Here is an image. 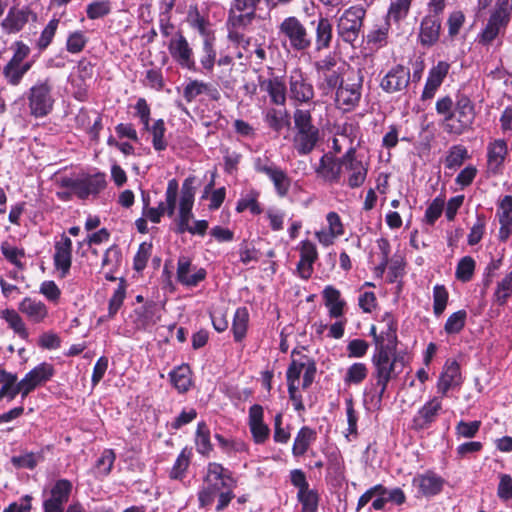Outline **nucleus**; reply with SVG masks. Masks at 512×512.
Segmentation results:
<instances>
[{"label":"nucleus","instance_id":"4be33fe9","mask_svg":"<svg viewBox=\"0 0 512 512\" xmlns=\"http://www.w3.org/2000/svg\"><path fill=\"white\" fill-rule=\"evenodd\" d=\"M54 368L51 364L43 362L29 371L22 379L24 396H28L38 386L45 384L54 375Z\"/></svg>","mask_w":512,"mask_h":512},{"label":"nucleus","instance_id":"4468645a","mask_svg":"<svg viewBox=\"0 0 512 512\" xmlns=\"http://www.w3.org/2000/svg\"><path fill=\"white\" fill-rule=\"evenodd\" d=\"M442 400V397L434 396L425 402L424 405L418 409L412 419V429L415 431L429 429L443 411Z\"/></svg>","mask_w":512,"mask_h":512},{"label":"nucleus","instance_id":"a18cd8bd","mask_svg":"<svg viewBox=\"0 0 512 512\" xmlns=\"http://www.w3.org/2000/svg\"><path fill=\"white\" fill-rule=\"evenodd\" d=\"M71 491L72 483L67 479H59L51 488L49 499L64 506L70 497Z\"/></svg>","mask_w":512,"mask_h":512},{"label":"nucleus","instance_id":"680f3d73","mask_svg":"<svg viewBox=\"0 0 512 512\" xmlns=\"http://www.w3.org/2000/svg\"><path fill=\"white\" fill-rule=\"evenodd\" d=\"M111 11L110 2L107 0L94 1L87 5L86 14L91 20L102 18Z\"/></svg>","mask_w":512,"mask_h":512},{"label":"nucleus","instance_id":"0e129e2a","mask_svg":"<svg viewBox=\"0 0 512 512\" xmlns=\"http://www.w3.org/2000/svg\"><path fill=\"white\" fill-rule=\"evenodd\" d=\"M3 77L7 84L11 86H18L23 80L24 75L22 74L19 64L7 62L2 70Z\"/></svg>","mask_w":512,"mask_h":512},{"label":"nucleus","instance_id":"a211bd4d","mask_svg":"<svg viewBox=\"0 0 512 512\" xmlns=\"http://www.w3.org/2000/svg\"><path fill=\"white\" fill-rule=\"evenodd\" d=\"M342 170V157L335 158L331 154H324L315 168L317 176L329 184L340 182Z\"/></svg>","mask_w":512,"mask_h":512},{"label":"nucleus","instance_id":"13d9d810","mask_svg":"<svg viewBox=\"0 0 512 512\" xmlns=\"http://www.w3.org/2000/svg\"><path fill=\"white\" fill-rule=\"evenodd\" d=\"M390 29V24L386 20V22L380 27L371 30L367 35V43L373 44L375 47L380 48L383 47L387 43L388 33Z\"/></svg>","mask_w":512,"mask_h":512},{"label":"nucleus","instance_id":"e2e57ef3","mask_svg":"<svg viewBox=\"0 0 512 512\" xmlns=\"http://www.w3.org/2000/svg\"><path fill=\"white\" fill-rule=\"evenodd\" d=\"M448 292L443 285H436L433 289V310L436 316H440L447 305Z\"/></svg>","mask_w":512,"mask_h":512},{"label":"nucleus","instance_id":"8fccbe9b","mask_svg":"<svg viewBox=\"0 0 512 512\" xmlns=\"http://www.w3.org/2000/svg\"><path fill=\"white\" fill-rule=\"evenodd\" d=\"M165 132L166 127L163 119H158L152 124L150 133L152 135V145L156 151H163L168 146L164 138Z\"/></svg>","mask_w":512,"mask_h":512},{"label":"nucleus","instance_id":"de8ad7c7","mask_svg":"<svg viewBox=\"0 0 512 512\" xmlns=\"http://www.w3.org/2000/svg\"><path fill=\"white\" fill-rule=\"evenodd\" d=\"M297 499L301 503V512H317L319 504V494L314 489L298 491Z\"/></svg>","mask_w":512,"mask_h":512},{"label":"nucleus","instance_id":"2eb2a0df","mask_svg":"<svg viewBox=\"0 0 512 512\" xmlns=\"http://www.w3.org/2000/svg\"><path fill=\"white\" fill-rule=\"evenodd\" d=\"M261 0H234L229 10L228 24L235 28H245L256 17V8Z\"/></svg>","mask_w":512,"mask_h":512},{"label":"nucleus","instance_id":"1a4fd4ad","mask_svg":"<svg viewBox=\"0 0 512 512\" xmlns=\"http://www.w3.org/2000/svg\"><path fill=\"white\" fill-rule=\"evenodd\" d=\"M61 186L67 188L69 194H74L84 200L90 195H97L102 191L106 186V180L102 173L82 177H65L61 180Z\"/></svg>","mask_w":512,"mask_h":512},{"label":"nucleus","instance_id":"f03ea898","mask_svg":"<svg viewBox=\"0 0 512 512\" xmlns=\"http://www.w3.org/2000/svg\"><path fill=\"white\" fill-rule=\"evenodd\" d=\"M236 481L232 473L221 464L210 462L207 465V472L203 479V486L198 492V500L201 507L212 504L218 492L227 488H234Z\"/></svg>","mask_w":512,"mask_h":512},{"label":"nucleus","instance_id":"6ab92c4d","mask_svg":"<svg viewBox=\"0 0 512 512\" xmlns=\"http://www.w3.org/2000/svg\"><path fill=\"white\" fill-rule=\"evenodd\" d=\"M37 15L28 7H12L2 21L3 29L9 33H17L30 21H36Z\"/></svg>","mask_w":512,"mask_h":512},{"label":"nucleus","instance_id":"e433bc0d","mask_svg":"<svg viewBox=\"0 0 512 512\" xmlns=\"http://www.w3.org/2000/svg\"><path fill=\"white\" fill-rule=\"evenodd\" d=\"M316 439V432L308 426H303L294 439L292 453L294 456H302L309 449L312 442Z\"/></svg>","mask_w":512,"mask_h":512},{"label":"nucleus","instance_id":"aec40b11","mask_svg":"<svg viewBox=\"0 0 512 512\" xmlns=\"http://www.w3.org/2000/svg\"><path fill=\"white\" fill-rule=\"evenodd\" d=\"M55 253L53 256L54 266L60 272V277L68 275L72 264V241L62 234L61 239L55 242Z\"/></svg>","mask_w":512,"mask_h":512},{"label":"nucleus","instance_id":"37998d69","mask_svg":"<svg viewBox=\"0 0 512 512\" xmlns=\"http://www.w3.org/2000/svg\"><path fill=\"white\" fill-rule=\"evenodd\" d=\"M215 37L203 39L200 64L207 72H212L216 63V50L214 47Z\"/></svg>","mask_w":512,"mask_h":512},{"label":"nucleus","instance_id":"7c9ffc66","mask_svg":"<svg viewBox=\"0 0 512 512\" xmlns=\"http://www.w3.org/2000/svg\"><path fill=\"white\" fill-rule=\"evenodd\" d=\"M412 483L422 495L429 497L441 492L444 480L434 472L427 471L416 475Z\"/></svg>","mask_w":512,"mask_h":512},{"label":"nucleus","instance_id":"39448f33","mask_svg":"<svg viewBox=\"0 0 512 512\" xmlns=\"http://www.w3.org/2000/svg\"><path fill=\"white\" fill-rule=\"evenodd\" d=\"M512 18V0H496L488 21L479 34V42L491 44L499 34L504 33Z\"/></svg>","mask_w":512,"mask_h":512},{"label":"nucleus","instance_id":"6e6552de","mask_svg":"<svg viewBox=\"0 0 512 512\" xmlns=\"http://www.w3.org/2000/svg\"><path fill=\"white\" fill-rule=\"evenodd\" d=\"M365 17L366 9L362 5H354L346 9L337 19L338 37L343 42L354 45L364 26Z\"/></svg>","mask_w":512,"mask_h":512},{"label":"nucleus","instance_id":"052dcab7","mask_svg":"<svg viewBox=\"0 0 512 512\" xmlns=\"http://www.w3.org/2000/svg\"><path fill=\"white\" fill-rule=\"evenodd\" d=\"M475 261L470 256H465L460 259L456 268L457 279L467 282L469 281L474 273Z\"/></svg>","mask_w":512,"mask_h":512},{"label":"nucleus","instance_id":"4d7b16f0","mask_svg":"<svg viewBox=\"0 0 512 512\" xmlns=\"http://www.w3.org/2000/svg\"><path fill=\"white\" fill-rule=\"evenodd\" d=\"M178 196V183L175 179H172L168 182L166 192H165V202H164V210L165 213L172 217L175 212L176 202Z\"/></svg>","mask_w":512,"mask_h":512},{"label":"nucleus","instance_id":"4c0bfd02","mask_svg":"<svg viewBox=\"0 0 512 512\" xmlns=\"http://www.w3.org/2000/svg\"><path fill=\"white\" fill-rule=\"evenodd\" d=\"M249 312L246 307L236 309L232 322V332L236 342L242 341L247 333Z\"/></svg>","mask_w":512,"mask_h":512},{"label":"nucleus","instance_id":"7ed1b4c3","mask_svg":"<svg viewBox=\"0 0 512 512\" xmlns=\"http://www.w3.org/2000/svg\"><path fill=\"white\" fill-rule=\"evenodd\" d=\"M293 147L299 155L311 153L319 141V129L312 122L310 110L296 108L293 113Z\"/></svg>","mask_w":512,"mask_h":512},{"label":"nucleus","instance_id":"c9c22d12","mask_svg":"<svg viewBox=\"0 0 512 512\" xmlns=\"http://www.w3.org/2000/svg\"><path fill=\"white\" fill-rule=\"evenodd\" d=\"M322 296L326 307L329 309V315L332 318H339L344 313L345 301L341 299V293L332 285L324 288Z\"/></svg>","mask_w":512,"mask_h":512},{"label":"nucleus","instance_id":"a19ab883","mask_svg":"<svg viewBox=\"0 0 512 512\" xmlns=\"http://www.w3.org/2000/svg\"><path fill=\"white\" fill-rule=\"evenodd\" d=\"M1 318L4 319L9 327L22 339H27L29 333L20 315L13 309H5L1 312Z\"/></svg>","mask_w":512,"mask_h":512},{"label":"nucleus","instance_id":"338daca9","mask_svg":"<svg viewBox=\"0 0 512 512\" xmlns=\"http://www.w3.org/2000/svg\"><path fill=\"white\" fill-rule=\"evenodd\" d=\"M152 250V244L143 242L139 245L138 251L134 256L133 267L140 272L145 269Z\"/></svg>","mask_w":512,"mask_h":512},{"label":"nucleus","instance_id":"bb28decb","mask_svg":"<svg viewBox=\"0 0 512 512\" xmlns=\"http://www.w3.org/2000/svg\"><path fill=\"white\" fill-rule=\"evenodd\" d=\"M461 382L459 364L456 361H448L437 381V392L440 394V397L444 398L450 389L460 386Z\"/></svg>","mask_w":512,"mask_h":512},{"label":"nucleus","instance_id":"0eeeda50","mask_svg":"<svg viewBox=\"0 0 512 512\" xmlns=\"http://www.w3.org/2000/svg\"><path fill=\"white\" fill-rule=\"evenodd\" d=\"M475 116V106L471 99L465 94H457L452 117L443 123V129L450 135H462L471 129Z\"/></svg>","mask_w":512,"mask_h":512},{"label":"nucleus","instance_id":"ea45409f","mask_svg":"<svg viewBox=\"0 0 512 512\" xmlns=\"http://www.w3.org/2000/svg\"><path fill=\"white\" fill-rule=\"evenodd\" d=\"M332 40V24L328 18L320 17L316 26V49L323 50L330 47Z\"/></svg>","mask_w":512,"mask_h":512},{"label":"nucleus","instance_id":"5fc2aeb1","mask_svg":"<svg viewBox=\"0 0 512 512\" xmlns=\"http://www.w3.org/2000/svg\"><path fill=\"white\" fill-rule=\"evenodd\" d=\"M467 313L465 310H459L451 314L444 326V330L447 334H457L465 326Z\"/></svg>","mask_w":512,"mask_h":512},{"label":"nucleus","instance_id":"774afa93","mask_svg":"<svg viewBox=\"0 0 512 512\" xmlns=\"http://www.w3.org/2000/svg\"><path fill=\"white\" fill-rule=\"evenodd\" d=\"M126 296V290L123 282H121L118 287L115 289L112 297L109 300V307H108V317L113 318L120 307L123 304V301Z\"/></svg>","mask_w":512,"mask_h":512},{"label":"nucleus","instance_id":"f257e3e1","mask_svg":"<svg viewBox=\"0 0 512 512\" xmlns=\"http://www.w3.org/2000/svg\"><path fill=\"white\" fill-rule=\"evenodd\" d=\"M373 371L371 374V388L367 391L370 395V402L374 408L380 409L382 400L387 390L388 383L396 379L403 371L406 365L405 355L397 350L374 349L371 358Z\"/></svg>","mask_w":512,"mask_h":512},{"label":"nucleus","instance_id":"49530a36","mask_svg":"<svg viewBox=\"0 0 512 512\" xmlns=\"http://www.w3.org/2000/svg\"><path fill=\"white\" fill-rule=\"evenodd\" d=\"M171 382L180 392L188 391L191 385L190 370L188 366H181L170 373Z\"/></svg>","mask_w":512,"mask_h":512},{"label":"nucleus","instance_id":"a878e982","mask_svg":"<svg viewBox=\"0 0 512 512\" xmlns=\"http://www.w3.org/2000/svg\"><path fill=\"white\" fill-rule=\"evenodd\" d=\"M258 84L260 89L269 95L273 104H285L288 91L282 78L278 76L266 78L262 75H259Z\"/></svg>","mask_w":512,"mask_h":512},{"label":"nucleus","instance_id":"c756f323","mask_svg":"<svg viewBox=\"0 0 512 512\" xmlns=\"http://www.w3.org/2000/svg\"><path fill=\"white\" fill-rule=\"evenodd\" d=\"M380 324L383 325L379 333L381 340L377 341V349L383 347L385 349L397 350L398 338H397V322L395 321L391 313H385L382 316Z\"/></svg>","mask_w":512,"mask_h":512},{"label":"nucleus","instance_id":"864d4df0","mask_svg":"<svg viewBox=\"0 0 512 512\" xmlns=\"http://www.w3.org/2000/svg\"><path fill=\"white\" fill-rule=\"evenodd\" d=\"M512 295V271L508 273L497 285L494 293L495 302L504 305Z\"/></svg>","mask_w":512,"mask_h":512},{"label":"nucleus","instance_id":"b1692460","mask_svg":"<svg viewBox=\"0 0 512 512\" xmlns=\"http://www.w3.org/2000/svg\"><path fill=\"white\" fill-rule=\"evenodd\" d=\"M410 81V71L402 65H396L381 80L380 86L387 93L405 89Z\"/></svg>","mask_w":512,"mask_h":512},{"label":"nucleus","instance_id":"72a5a7b5","mask_svg":"<svg viewBox=\"0 0 512 512\" xmlns=\"http://www.w3.org/2000/svg\"><path fill=\"white\" fill-rule=\"evenodd\" d=\"M0 381L3 383L0 389V400L7 398L8 401H12L17 394L24 396V387L22 386V380L17 382V376L15 374L6 372L5 370L0 371Z\"/></svg>","mask_w":512,"mask_h":512},{"label":"nucleus","instance_id":"412c9836","mask_svg":"<svg viewBox=\"0 0 512 512\" xmlns=\"http://www.w3.org/2000/svg\"><path fill=\"white\" fill-rule=\"evenodd\" d=\"M192 179L187 178L182 186L180 205H179V223L178 233L186 232L189 221L192 218V207L194 203V189L191 186Z\"/></svg>","mask_w":512,"mask_h":512},{"label":"nucleus","instance_id":"3c124183","mask_svg":"<svg viewBox=\"0 0 512 512\" xmlns=\"http://www.w3.org/2000/svg\"><path fill=\"white\" fill-rule=\"evenodd\" d=\"M190 454V451L187 449L181 451L170 470L169 476L171 479L182 480L185 477L186 470L190 463Z\"/></svg>","mask_w":512,"mask_h":512},{"label":"nucleus","instance_id":"2f4dec72","mask_svg":"<svg viewBox=\"0 0 512 512\" xmlns=\"http://www.w3.org/2000/svg\"><path fill=\"white\" fill-rule=\"evenodd\" d=\"M441 31V18L425 16L420 24L419 41L421 45L431 47L439 40Z\"/></svg>","mask_w":512,"mask_h":512},{"label":"nucleus","instance_id":"f3484780","mask_svg":"<svg viewBox=\"0 0 512 512\" xmlns=\"http://www.w3.org/2000/svg\"><path fill=\"white\" fill-rule=\"evenodd\" d=\"M254 167L257 172L263 173L270 178L280 197L287 195L291 181L285 171L271 163L267 158H257L254 162Z\"/></svg>","mask_w":512,"mask_h":512},{"label":"nucleus","instance_id":"473e14b6","mask_svg":"<svg viewBox=\"0 0 512 512\" xmlns=\"http://www.w3.org/2000/svg\"><path fill=\"white\" fill-rule=\"evenodd\" d=\"M202 94H207L213 100L219 98L218 90L203 81L190 80L183 88V97L188 103H191Z\"/></svg>","mask_w":512,"mask_h":512},{"label":"nucleus","instance_id":"79ce46f5","mask_svg":"<svg viewBox=\"0 0 512 512\" xmlns=\"http://www.w3.org/2000/svg\"><path fill=\"white\" fill-rule=\"evenodd\" d=\"M413 0H393L389 6L386 20L399 23L405 19L410 11Z\"/></svg>","mask_w":512,"mask_h":512},{"label":"nucleus","instance_id":"09e8293b","mask_svg":"<svg viewBox=\"0 0 512 512\" xmlns=\"http://www.w3.org/2000/svg\"><path fill=\"white\" fill-rule=\"evenodd\" d=\"M196 448L202 455H207L212 450L210 432L205 422H199L197 425Z\"/></svg>","mask_w":512,"mask_h":512},{"label":"nucleus","instance_id":"58836bf2","mask_svg":"<svg viewBox=\"0 0 512 512\" xmlns=\"http://www.w3.org/2000/svg\"><path fill=\"white\" fill-rule=\"evenodd\" d=\"M190 26L196 29L203 39L214 38L209 21L200 14L197 7H191L187 16Z\"/></svg>","mask_w":512,"mask_h":512},{"label":"nucleus","instance_id":"f704fd0d","mask_svg":"<svg viewBox=\"0 0 512 512\" xmlns=\"http://www.w3.org/2000/svg\"><path fill=\"white\" fill-rule=\"evenodd\" d=\"M19 311L25 314L34 323L43 322L48 315L46 305L30 297H26L20 302Z\"/></svg>","mask_w":512,"mask_h":512},{"label":"nucleus","instance_id":"9b49d317","mask_svg":"<svg viewBox=\"0 0 512 512\" xmlns=\"http://www.w3.org/2000/svg\"><path fill=\"white\" fill-rule=\"evenodd\" d=\"M288 85V97L295 106L313 102L314 86L301 70L295 69L290 73Z\"/></svg>","mask_w":512,"mask_h":512},{"label":"nucleus","instance_id":"603ef678","mask_svg":"<svg viewBox=\"0 0 512 512\" xmlns=\"http://www.w3.org/2000/svg\"><path fill=\"white\" fill-rule=\"evenodd\" d=\"M368 375V368L364 363H354L348 369L344 377V382L348 385L360 384Z\"/></svg>","mask_w":512,"mask_h":512},{"label":"nucleus","instance_id":"cd10ccee","mask_svg":"<svg viewBox=\"0 0 512 512\" xmlns=\"http://www.w3.org/2000/svg\"><path fill=\"white\" fill-rule=\"evenodd\" d=\"M507 155L508 146L504 139H496L490 142L487 146L488 170L494 175L499 174Z\"/></svg>","mask_w":512,"mask_h":512},{"label":"nucleus","instance_id":"5701e85b","mask_svg":"<svg viewBox=\"0 0 512 512\" xmlns=\"http://www.w3.org/2000/svg\"><path fill=\"white\" fill-rule=\"evenodd\" d=\"M300 260L297 264V272L299 276L307 280L312 276L314 271L313 264L318 259L316 245L310 240H303L299 244Z\"/></svg>","mask_w":512,"mask_h":512},{"label":"nucleus","instance_id":"9d476101","mask_svg":"<svg viewBox=\"0 0 512 512\" xmlns=\"http://www.w3.org/2000/svg\"><path fill=\"white\" fill-rule=\"evenodd\" d=\"M29 109L33 116L48 115L54 104L52 84L49 78L37 81L28 92Z\"/></svg>","mask_w":512,"mask_h":512},{"label":"nucleus","instance_id":"bf43d9fd","mask_svg":"<svg viewBox=\"0 0 512 512\" xmlns=\"http://www.w3.org/2000/svg\"><path fill=\"white\" fill-rule=\"evenodd\" d=\"M1 252L3 256L13 265L19 269L24 268V264L21 262V258L25 256L23 249H18L15 246L10 245L7 242L1 244Z\"/></svg>","mask_w":512,"mask_h":512},{"label":"nucleus","instance_id":"c03bdc74","mask_svg":"<svg viewBox=\"0 0 512 512\" xmlns=\"http://www.w3.org/2000/svg\"><path fill=\"white\" fill-rule=\"evenodd\" d=\"M469 157L468 150L463 145H453L449 148L446 158L445 167L448 169H456Z\"/></svg>","mask_w":512,"mask_h":512},{"label":"nucleus","instance_id":"dca6fc26","mask_svg":"<svg viewBox=\"0 0 512 512\" xmlns=\"http://www.w3.org/2000/svg\"><path fill=\"white\" fill-rule=\"evenodd\" d=\"M342 165V171L348 174L347 184L350 188H358L365 182L368 167L367 164L357 159L355 148H350L342 156Z\"/></svg>","mask_w":512,"mask_h":512},{"label":"nucleus","instance_id":"20e7f679","mask_svg":"<svg viewBox=\"0 0 512 512\" xmlns=\"http://www.w3.org/2000/svg\"><path fill=\"white\" fill-rule=\"evenodd\" d=\"M317 86L323 95H329L344 81L346 64L333 55H327L314 63Z\"/></svg>","mask_w":512,"mask_h":512},{"label":"nucleus","instance_id":"423d86ee","mask_svg":"<svg viewBox=\"0 0 512 512\" xmlns=\"http://www.w3.org/2000/svg\"><path fill=\"white\" fill-rule=\"evenodd\" d=\"M364 76L361 69H349L344 81L335 89L336 106L343 111H351L358 106Z\"/></svg>","mask_w":512,"mask_h":512},{"label":"nucleus","instance_id":"f8f14e48","mask_svg":"<svg viewBox=\"0 0 512 512\" xmlns=\"http://www.w3.org/2000/svg\"><path fill=\"white\" fill-rule=\"evenodd\" d=\"M168 51L172 59L182 69H187L192 72L197 71L193 48L182 32L178 31L174 37L170 39Z\"/></svg>","mask_w":512,"mask_h":512},{"label":"nucleus","instance_id":"393cba45","mask_svg":"<svg viewBox=\"0 0 512 512\" xmlns=\"http://www.w3.org/2000/svg\"><path fill=\"white\" fill-rule=\"evenodd\" d=\"M264 412L259 404H254L249 408V428L253 440L256 444H263L270 435V428L263 421Z\"/></svg>","mask_w":512,"mask_h":512},{"label":"nucleus","instance_id":"6e6d98bb","mask_svg":"<svg viewBox=\"0 0 512 512\" xmlns=\"http://www.w3.org/2000/svg\"><path fill=\"white\" fill-rule=\"evenodd\" d=\"M59 25V19H51L46 27L41 32L39 39L37 40L36 46L40 51L45 50L52 42L55 33Z\"/></svg>","mask_w":512,"mask_h":512},{"label":"nucleus","instance_id":"69168bd1","mask_svg":"<svg viewBox=\"0 0 512 512\" xmlns=\"http://www.w3.org/2000/svg\"><path fill=\"white\" fill-rule=\"evenodd\" d=\"M486 226V219L483 214H477L476 222L470 229V233L468 234V244L473 246L478 244L484 234Z\"/></svg>","mask_w":512,"mask_h":512},{"label":"nucleus","instance_id":"ddd939ff","mask_svg":"<svg viewBox=\"0 0 512 512\" xmlns=\"http://www.w3.org/2000/svg\"><path fill=\"white\" fill-rule=\"evenodd\" d=\"M279 33L289 40L291 47L295 50H306L311 45V39L306 28L294 16L287 17L281 22Z\"/></svg>","mask_w":512,"mask_h":512},{"label":"nucleus","instance_id":"c85d7f7f","mask_svg":"<svg viewBox=\"0 0 512 512\" xmlns=\"http://www.w3.org/2000/svg\"><path fill=\"white\" fill-rule=\"evenodd\" d=\"M191 260L186 256H180L177 263V280L184 286L195 287L206 278V270L199 268L193 274L191 272Z\"/></svg>","mask_w":512,"mask_h":512}]
</instances>
